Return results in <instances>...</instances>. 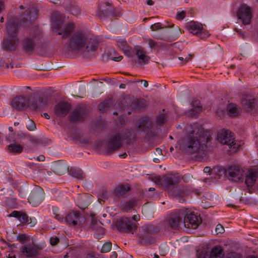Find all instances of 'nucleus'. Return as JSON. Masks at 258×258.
I'll return each mask as SVG.
<instances>
[{
    "mask_svg": "<svg viewBox=\"0 0 258 258\" xmlns=\"http://www.w3.org/2000/svg\"><path fill=\"white\" fill-rule=\"evenodd\" d=\"M63 6L69 13L73 15L78 16L80 14V9L78 4L72 0H64Z\"/></svg>",
    "mask_w": 258,
    "mask_h": 258,
    "instance_id": "21",
    "label": "nucleus"
},
{
    "mask_svg": "<svg viewBox=\"0 0 258 258\" xmlns=\"http://www.w3.org/2000/svg\"><path fill=\"white\" fill-rule=\"evenodd\" d=\"M169 197L173 201L183 203L186 202V195H169Z\"/></svg>",
    "mask_w": 258,
    "mask_h": 258,
    "instance_id": "43",
    "label": "nucleus"
},
{
    "mask_svg": "<svg viewBox=\"0 0 258 258\" xmlns=\"http://www.w3.org/2000/svg\"><path fill=\"white\" fill-rule=\"evenodd\" d=\"M84 186L87 189H90L93 187V183L89 180H85L84 182Z\"/></svg>",
    "mask_w": 258,
    "mask_h": 258,
    "instance_id": "55",
    "label": "nucleus"
},
{
    "mask_svg": "<svg viewBox=\"0 0 258 258\" xmlns=\"http://www.w3.org/2000/svg\"><path fill=\"white\" fill-rule=\"evenodd\" d=\"M111 249V243L110 242H105L101 247V251L102 252H107Z\"/></svg>",
    "mask_w": 258,
    "mask_h": 258,
    "instance_id": "48",
    "label": "nucleus"
},
{
    "mask_svg": "<svg viewBox=\"0 0 258 258\" xmlns=\"http://www.w3.org/2000/svg\"><path fill=\"white\" fill-rule=\"evenodd\" d=\"M209 258H224L223 250L220 246H215L211 250Z\"/></svg>",
    "mask_w": 258,
    "mask_h": 258,
    "instance_id": "33",
    "label": "nucleus"
},
{
    "mask_svg": "<svg viewBox=\"0 0 258 258\" xmlns=\"http://www.w3.org/2000/svg\"><path fill=\"white\" fill-rule=\"evenodd\" d=\"M8 151L12 153L20 154L24 149L23 146L16 143H11L7 146Z\"/></svg>",
    "mask_w": 258,
    "mask_h": 258,
    "instance_id": "35",
    "label": "nucleus"
},
{
    "mask_svg": "<svg viewBox=\"0 0 258 258\" xmlns=\"http://www.w3.org/2000/svg\"><path fill=\"white\" fill-rule=\"evenodd\" d=\"M96 16L100 19L117 16V14L113 10V6L109 3H101L97 12Z\"/></svg>",
    "mask_w": 258,
    "mask_h": 258,
    "instance_id": "10",
    "label": "nucleus"
},
{
    "mask_svg": "<svg viewBox=\"0 0 258 258\" xmlns=\"http://www.w3.org/2000/svg\"><path fill=\"white\" fill-rule=\"evenodd\" d=\"M74 28L75 24L73 23H69L64 25L60 22H55L52 30L56 33V35H62V38H66L73 33Z\"/></svg>",
    "mask_w": 258,
    "mask_h": 258,
    "instance_id": "9",
    "label": "nucleus"
},
{
    "mask_svg": "<svg viewBox=\"0 0 258 258\" xmlns=\"http://www.w3.org/2000/svg\"><path fill=\"white\" fill-rule=\"evenodd\" d=\"M89 205V202H86L84 204H82L80 202L77 203L78 206L82 209H84L88 207V206Z\"/></svg>",
    "mask_w": 258,
    "mask_h": 258,
    "instance_id": "58",
    "label": "nucleus"
},
{
    "mask_svg": "<svg viewBox=\"0 0 258 258\" xmlns=\"http://www.w3.org/2000/svg\"><path fill=\"white\" fill-rule=\"evenodd\" d=\"M68 172L70 175L79 180L83 179L85 177L84 172L79 168L71 167Z\"/></svg>",
    "mask_w": 258,
    "mask_h": 258,
    "instance_id": "34",
    "label": "nucleus"
},
{
    "mask_svg": "<svg viewBox=\"0 0 258 258\" xmlns=\"http://www.w3.org/2000/svg\"><path fill=\"white\" fill-rule=\"evenodd\" d=\"M20 250L22 254L27 257L33 256L37 253V249L30 245L22 246Z\"/></svg>",
    "mask_w": 258,
    "mask_h": 258,
    "instance_id": "28",
    "label": "nucleus"
},
{
    "mask_svg": "<svg viewBox=\"0 0 258 258\" xmlns=\"http://www.w3.org/2000/svg\"><path fill=\"white\" fill-rule=\"evenodd\" d=\"M156 178L158 183L162 186L166 190L175 188V191H178V194H188L190 192L199 194V191L197 190L191 191V189L187 186L183 185L177 186L180 180L179 173L167 174L162 177L158 176Z\"/></svg>",
    "mask_w": 258,
    "mask_h": 258,
    "instance_id": "3",
    "label": "nucleus"
},
{
    "mask_svg": "<svg viewBox=\"0 0 258 258\" xmlns=\"http://www.w3.org/2000/svg\"><path fill=\"white\" fill-rule=\"evenodd\" d=\"M219 171L223 172L228 179L234 182L242 181L244 177V171L239 166L233 165L228 166L226 169L221 168Z\"/></svg>",
    "mask_w": 258,
    "mask_h": 258,
    "instance_id": "8",
    "label": "nucleus"
},
{
    "mask_svg": "<svg viewBox=\"0 0 258 258\" xmlns=\"http://www.w3.org/2000/svg\"><path fill=\"white\" fill-rule=\"evenodd\" d=\"M227 109L228 114L231 116H236L239 113V109L237 105L233 103L229 104L227 106Z\"/></svg>",
    "mask_w": 258,
    "mask_h": 258,
    "instance_id": "40",
    "label": "nucleus"
},
{
    "mask_svg": "<svg viewBox=\"0 0 258 258\" xmlns=\"http://www.w3.org/2000/svg\"><path fill=\"white\" fill-rule=\"evenodd\" d=\"M117 227L122 231L132 232L136 229V225L127 217L121 218L117 224ZM132 234H133L132 232Z\"/></svg>",
    "mask_w": 258,
    "mask_h": 258,
    "instance_id": "17",
    "label": "nucleus"
},
{
    "mask_svg": "<svg viewBox=\"0 0 258 258\" xmlns=\"http://www.w3.org/2000/svg\"><path fill=\"white\" fill-rule=\"evenodd\" d=\"M185 16V13L183 11H179L176 14V19L179 20H182Z\"/></svg>",
    "mask_w": 258,
    "mask_h": 258,
    "instance_id": "54",
    "label": "nucleus"
},
{
    "mask_svg": "<svg viewBox=\"0 0 258 258\" xmlns=\"http://www.w3.org/2000/svg\"><path fill=\"white\" fill-rule=\"evenodd\" d=\"M68 219L73 225L77 224L78 222L82 223L84 221L83 216L79 213L72 212L68 215Z\"/></svg>",
    "mask_w": 258,
    "mask_h": 258,
    "instance_id": "32",
    "label": "nucleus"
},
{
    "mask_svg": "<svg viewBox=\"0 0 258 258\" xmlns=\"http://www.w3.org/2000/svg\"><path fill=\"white\" fill-rule=\"evenodd\" d=\"M19 22L17 19L12 18L7 24V37L3 41V48L7 51L15 50L18 42Z\"/></svg>",
    "mask_w": 258,
    "mask_h": 258,
    "instance_id": "4",
    "label": "nucleus"
},
{
    "mask_svg": "<svg viewBox=\"0 0 258 258\" xmlns=\"http://www.w3.org/2000/svg\"><path fill=\"white\" fill-rule=\"evenodd\" d=\"M185 28L189 32L197 35L203 28V25L198 22L191 21L186 23Z\"/></svg>",
    "mask_w": 258,
    "mask_h": 258,
    "instance_id": "25",
    "label": "nucleus"
},
{
    "mask_svg": "<svg viewBox=\"0 0 258 258\" xmlns=\"http://www.w3.org/2000/svg\"><path fill=\"white\" fill-rule=\"evenodd\" d=\"M193 56L192 54H188V56H186L185 58L183 57H179L178 59L180 60H184V63H186L187 61H188L189 60L191 59Z\"/></svg>",
    "mask_w": 258,
    "mask_h": 258,
    "instance_id": "60",
    "label": "nucleus"
},
{
    "mask_svg": "<svg viewBox=\"0 0 258 258\" xmlns=\"http://www.w3.org/2000/svg\"><path fill=\"white\" fill-rule=\"evenodd\" d=\"M117 46L123 51L125 55L130 56L132 55V48L127 45L123 38L117 37L116 39Z\"/></svg>",
    "mask_w": 258,
    "mask_h": 258,
    "instance_id": "26",
    "label": "nucleus"
},
{
    "mask_svg": "<svg viewBox=\"0 0 258 258\" xmlns=\"http://www.w3.org/2000/svg\"><path fill=\"white\" fill-rule=\"evenodd\" d=\"M198 258H209V254L207 252L203 251L199 254Z\"/></svg>",
    "mask_w": 258,
    "mask_h": 258,
    "instance_id": "61",
    "label": "nucleus"
},
{
    "mask_svg": "<svg viewBox=\"0 0 258 258\" xmlns=\"http://www.w3.org/2000/svg\"><path fill=\"white\" fill-rule=\"evenodd\" d=\"M138 123L136 131L139 133L146 132L148 129H149L152 126V121L148 117L140 118L138 121Z\"/></svg>",
    "mask_w": 258,
    "mask_h": 258,
    "instance_id": "23",
    "label": "nucleus"
},
{
    "mask_svg": "<svg viewBox=\"0 0 258 258\" xmlns=\"http://www.w3.org/2000/svg\"><path fill=\"white\" fill-rule=\"evenodd\" d=\"M142 213L147 219H151L153 217V208L148 205H144L142 208Z\"/></svg>",
    "mask_w": 258,
    "mask_h": 258,
    "instance_id": "39",
    "label": "nucleus"
},
{
    "mask_svg": "<svg viewBox=\"0 0 258 258\" xmlns=\"http://www.w3.org/2000/svg\"><path fill=\"white\" fill-rule=\"evenodd\" d=\"M28 99L23 96H19L14 98L12 102V106L18 111L24 109L27 105Z\"/></svg>",
    "mask_w": 258,
    "mask_h": 258,
    "instance_id": "22",
    "label": "nucleus"
},
{
    "mask_svg": "<svg viewBox=\"0 0 258 258\" xmlns=\"http://www.w3.org/2000/svg\"><path fill=\"white\" fill-rule=\"evenodd\" d=\"M244 109L247 112H253L255 110V100L246 97L241 101Z\"/></svg>",
    "mask_w": 258,
    "mask_h": 258,
    "instance_id": "27",
    "label": "nucleus"
},
{
    "mask_svg": "<svg viewBox=\"0 0 258 258\" xmlns=\"http://www.w3.org/2000/svg\"><path fill=\"white\" fill-rule=\"evenodd\" d=\"M109 195H98V199L99 201H105L109 198Z\"/></svg>",
    "mask_w": 258,
    "mask_h": 258,
    "instance_id": "59",
    "label": "nucleus"
},
{
    "mask_svg": "<svg viewBox=\"0 0 258 258\" xmlns=\"http://www.w3.org/2000/svg\"><path fill=\"white\" fill-rule=\"evenodd\" d=\"M234 30L238 33V35L241 36L242 38H244L246 36V33L242 30H239L237 28H235Z\"/></svg>",
    "mask_w": 258,
    "mask_h": 258,
    "instance_id": "62",
    "label": "nucleus"
},
{
    "mask_svg": "<svg viewBox=\"0 0 258 258\" xmlns=\"http://www.w3.org/2000/svg\"><path fill=\"white\" fill-rule=\"evenodd\" d=\"M29 140L31 143L39 144L40 143L39 139L34 136H28Z\"/></svg>",
    "mask_w": 258,
    "mask_h": 258,
    "instance_id": "56",
    "label": "nucleus"
},
{
    "mask_svg": "<svg viewBox=\"0 0 258 258\" xmlns=\"http://www.w3.org/2000/svg\"><path fill=\"white\" fill-rule=\"evenodd\" d=\"M131 189L130 186L127 184H121L115 188L114 194H126Z\"/></svg>",
    "mask_w": 258,
    "mask_h": 258,
    "instance_id": "42",
    "label": "nucleus"
},
{
    "mask_svg": "<svg viewBox=\"0 0 258 258\" xmlns=\"http://www.w3.org/2000/svg\"><path fill=\"white\" fill-rule=\"evenodd\" d=\"M88 114L85 109L82 107L76 108L70 115L71 122L82 121L87 117Z\"/></svg>",
    "mask_w": 258,
    "mask_h": 258,
    "instance_id": "19",
    "label": "nucleus"
},
{
    "mask_svg": "<svg viewBox=\"0 0 258 258\" xmlns=\"http://www.w3.org/2000/svg\"><path fill=\"white\" fill-rule=\"evenodd\" d=\"M52 170L56 174L61 175L69 172V166L64 161H56L52 166Z\"/></svg>",
    "mask_w": 258,
    "mask_h": 258,
    "instance_id": "18",
    "label": "nucleus"
},
{
    "mask_svg": "<svg viewBox=\"0 0 258 258\" xmlns=\"http://www.w3.org/2000/svg\"><path fill=\"white\" fill-rule=\"evenodd\" d=\"M122 141H124L127 144L134 142L136 139L135 131L132 130H124L120 134Z\"/></svg>",
    "mask_w": 258,
    "mask_h": 258,
    "instance_id": "24",
    "label": "nucleus"
},
{
    "mask_svg": "<svg viewBox=\"0 0 258 258\" xmlns=\"http://www.w3.org/2000/svg\"><path fill=\"white\" fill-rule=\"evenodd\" d=\"M156 231L153 226L146 225L145 226V232L140 237V242L142 244H150L155 241L154 238L152 233Z\"/></svg>",
    "mask_w": 258,
    "mask_h": 258,
    "instance_id": "13",
    "label": "nucleus"
},
{
    "mask_svg": "<svg viewBox=\"0 0 258 258\" xmlns=\"http://www.w3.org/2000/svg\"><path fill=\"white\" fill-rule=\"evenodd\" d=\"M186 130L187 134L179 144L180 149L183 152L196 153L201 145L206 146L211 139L208 133L197 123L187 124Z\"/></svg>",
    "mask_w": 258,
    "mask_h": 258,
    "instance_id": "1",
    "label": "nucleus"
},
{
    "mask_svg": "<svg viewBox=\"0 0 258 258\" xmlns=\"http://www.w3.org/2000/svg\"><path fill=\"white\" fill-rule=\"evenodd\" d=\"M24 188L25 189V190L23 191L21 190H19V192H31V194H43L44 192L43 189L39 186L36 185H32L29 186L27 184H25L23 185Z\"/></svg>",
    "mask_w": 258,
    "mask_h": 258,
    "instance_id": "30",
    "label": "nucleus"
},
{
    "mask_svg": "<svg viewBox=\"0 0 258 258\" xmlns=\"http://www.w3.org/2000/svg\"><path fill=\"white\" fill-rule=\"evenodd\" d=\"M217 139L221 143L228 146L231 153L236 152L241 145V141L235 140L234 134L229 130L219 131Z\"/></svg>",
    "mask_w": 258,
    "mask_h": 258,
    "instance_id": "6",
    "label": "nucleus"
},
{
    "mask_svg": "<svg viewBox=\"0 0 258 258\" xmlns=\"http://www.w3.org/2000/svg\"><path fill=\"white\" fill-rule=\"evenodd\" d=\"M122 146V140L119 134H116L109 137L105 144V149L107 153H110L119 149Z\"/></svg>",
    "mask_w": 258,
    "mask_h": 258,
    "instance_id": "11",
    "label": "nucleus"
},
{
    "mask_svg": "<svg viewBox=\"0 0 258 258\" xmlns=\"http://www.w3.org/2000/svg\"><path fill=\"white\" fill-rule=\"evenodd\" d=\"M256 173L254 172H249L245 177V183L247 186H252L256 179Z\"/></svg>",
    "mask_w": 258,
    "mask_h": 258,
    "instance_id": "37",
    "label": "nucleus"
},
{
    "mask_svg": "<svg viewBox=\"0 0 258 258\" xmlns=\"http://www.w3.org/2000/svg\"><path fill=\"white\" fill-rule=\"evenodd\" d=\"M224 231V228L223 226L220 224H218L216 225L215 232L216 234L222 233Z\"/></svg>",
    "mask_w": 258,
    "mask_h": 258,
    "instance_id": "52",
    "label": "nucleus"
},
{
    "mask_svg": "<svg viewBox=\"0 0 258 258\" xmlns=\"http://www.w3.org/2000/svg\"><path fill=\"white\" fill-rule=\"evenodd\" d=\"M137 201L134 199H131L122 204V207L125 211H128L136 205Z\"/></svg>",
    "mask_w": 258,
    "mask_h": 258,
    "instance_id": "44",
    "label": "nucleus"
},
{
    "mask_svg": "<svg viewBox=\"0 0 258 258\" xmlns=\"http://www.w3.org/2000/svg\"><path fill=\"white\" fill-rule=\"evenodd\" d=\"M99 44V42L96 38H89L88 35L82 31L73 32L68 37L66 43L72 52H78L84 49L83 55L88 58L95 55Z\"/></svg>",
    "mask_w": 258,
    "mask_h": 258,
    "instance_id": "2",
    "label": "nucleus"
},
{
    "mask_svg": "<svg viewBox=\"0 0 258 258\" xmlns=\"http://www.w3.org/2000/svg\"><path fill=\"white\" fill-rule=\"evenodd\" d=\"M10 58H7V60L3 56H0V67H4L5 68L9 69L10 67L9 62Z\"/></svg>",
    "mask_w": 258,
    "mask_h": 258,
    "instance_id": "47",
    "label": "nucleus"
},
{
    "mask_svg": "<svg viewBox=\"0 0 258 258\" xmlns=\"http://www.w3.org/2000/svg\"><path fill=\"white\" fill-rule=\"evenodd\" d=\"M9 217L16 218L20 223H27L30 226H34L37 223V220L34 217L28 218L25 214L19 211H14Z\"/></svg>",
    "mask_w": 258,
    "mask_h": 258,
    "instance_id": "16",
    "label": "nucleus"
},
{
    "mask_svg": "<svg viewBox=\"0 0 258 258\" xmlns=\"http://www.w3.org/2000/svg\"><path fill=\"white\" fill-rule=\"evenodd\" d=\"M184 212L180 210H176L170 214L165 221V228L176 229L181 224L184 219Z\"/></svg>",
    "mask_w": 258,
    "mask_h": 258,
    "instance_id": "7",
    "label": "nucleus"
},
{
    "mask_svg": "<svg viewBox=\"0 0 258 258\" xmlns=\"http://www.w3.org/2000/svg\"><path fill=\"white\" fill-rule=\"evenodd\" d=\"M214 196L215 195H204L202 199V203H203L204 201H205V202L207 203V207L212 206L214 203H211L210 201L213 200ZM215 196L216 200H219V196L217 195H215Z\"/></svg>",
    "mask_w": 258,
    "mask_h": 258,
    "instance_id": "41",
    "label": "nucleus"
},
{
    "mask_svg": "<svg viewBox=\"0 0 258 258\" xmlns=\"http://www.w3.org/2000/svg\"><path fill=\"white\" fill-rule=\"evenodd\" d=\"M26 127L30 131H34L36 128L35 123L32 120H29V123L26 125Z\"/></svg>",
    "mask_w": 258,
    "mask_h": 258,
    "instance_id": "51",
    "label": "nucleus"
},
{
    "mask_svg": "<svg viewBox=\"0 0 258 258\" xmlns=\"http://www.w3.org/2000/svg\"><path fill=\"white\" fill-rule=\"evenodd\" d=\"M197 35L201 39H206L210 35L208 32L204 30L203 28L199 31Z\"/></svg>",
    "mask_w": 258,
    "mask_h": 258,
    "instance_id": "49",
    "label": "nucleus"
},
{
    "mask_svg": "<svg viewBox=\"0 0 258 258\" xmlns=\"http://www.w3.org/2000/svg\"><path fill=\"white\" fill-rule=\"evenodd\" d=\"M69 103L64 101H60L56 103L54 107V114L57 117L65 116L71 109Z\"/></svg>",
    "mask_w": 258,
    "mask_h": 258,
    "instance_id": "15",
    "label": "nucleus"
},
{
    "mask_svg": "<svg viewBox=\"0 0 258 258\" xmlns=\"http://www.w3.org/2000/svg\"><path fill=\"white\" fill-rule=\"evenodd\" d=\"M187 219L192 228L196 229L201 222L200 217L192 213L187 214Z\"/></svg>",
    "mask_w": 258,
    "mask_h": 258,
    "instance_id": "31",
    "label": "nucleus"
},
{
    "mask_svg": "<svg viewBox=\"0 0 258 258\" xmlns=\"http://www.w3.org/2000/svg\"><path fill=\"white\" fill-rule=\"evenodd\" d=\"M39 195H29L28 200L33 207H36L41 202L42 199L39 197Z\"/></svg>",
    "mask_w": 258,
    "mask_h": 258,
    "instance_id": "38",
    "label": "nucleus"
},
{
    "mask_svg": "<svg viewBox=\"0 0 258 258\" xmlns=\"http://www.w3.org/2000/svg\"><path fill=\"white\" fill-rule=\"evenodd\" d=\"M59 241V239L56 237H52L50 239V243L51 245L56 244Z\"/></svg>",
    "mask_w": 258,
    "mask_h": 258,
    "instance_id": "63",
    "label": "nucleus"
},
{
    "mask_svg": "<svg viewBox=\"0 0 258 258\" xmlns=\"http://www.w3.org/2000/svg\"><path fill=\"white\" fill-rule=\"evenodd\" d=\"M16 239L18 240L19 241L22 243H24L28 239V237L24 234H19L17 235Z\"/></svg>",
    "mask_w": 258,
    "mask_h": 258,
    "instance_id": "50",
    "label": "nucleus"
},
{
    "mask_svg": "<svg viewBox=\"0 0 258 258\" xmlns=\"http://www.w3.org/2000/svg\"><path fill=\"white\" fill-rule=\"evenodd\" d=\"M30 104L33 109L41 110L46 106L47 100L45 98L36 95L33 97Z\"/></svg>",
    "mask_w": 258,
    "mask_h": 258,
    "instance_id": "20",
    "label": "nucleus"
},
{
    "mask_svg": "<svg viewBox=\"0 0 258 258\" xmlns=\"http://www.w3.org/2000/svg\"><path fill=\"white\" fill-rule=\"evenodd\" d=\"M41 40V36L39 29L36 27L33 28L29 36L22 40V45L23 50L28 54L33 53Z\"/></svg>",
    "mask_w": 258,
    "mask_h": 258,
    "instance_id": "5",
    "label": "nucleus"
},
{
    "mask_svg": "<svg viewBox=\"0 0 258 258\" xmlns=\"http://www.w3.org/2000/svg\"><path fill=\"white\" fill-rule=\"evenodd\" d=\"M133 52L137 56L140 63L146 64L149 60V57L146 54V51L142 48H137Z\"/></svg>",
    "mask_w": 258,
    "mask_h": 258,
    "instance_id": "29",
    "label": "nucleus"
},
{
    "mask_svg": "<svg viewBox=\"0 0 258 258\" xmlns=\"http://www.w3.org/2000/svg\"><path fill=\"white\" fill-rule=\"evenodd\" d=\"M191 177L192 176L190 174H186L183 175L181 178L184 182H188L190 180Z\"/></svg>",
    "mask_w": 258,
    "mask_h": 258,
    "instance_id": "57",
    "label": "nucleus"
},
{
    "mask_svg": "<svg viewBox=\"0 0 258 258\" xmlns=\"http://www.w3.org/2000/svg\"><path fill=\"white\" fill-rule=\"evenodd\" d=\"M164 28V27H162L161 24L160 23H155L150 26V28L153 31H157Z\"/></svg>",
    "mask_w": 258,
    "mask_h": 258,
    "instance_id": "53",
    "label": "nucleus"
},
{
    "mask_svg": "<svg viewBox=\"0 0 258 258\" xmlns=\"http://www.w3.org/2000/svg\"><path fill=\"white\" fill-rule=\"evenodd\" d=\"M237 17L243 25L249 24L252 18L250 8L246 5H242L238 10Z\"/></svg>",
    "mask_w": 258,
    "mask_h": 258,
    "instance_id": "12",
    "label": "nucleus"
},
{
    "mask_svg": "<svg viewBox=\"0 0 258 258\" xmlns=\"http://www.w3.org/2000/svg\"><path fill=\"white\" fill-rule=\"evenodd\" d=\"M167 120V116L165 114H160L157 117L156 123L160 125L163 124Z\"/></svg>",
    "mask_w": 258,
    "mask_h": 258,
    "instance_id": "46",
    "label": "nucleus"
},
{
    "mask_svg": "<svg viewBox=\"0 0 258 258\" xmlns=\"http://www.w3.org/2000/svg\"><path fill=\"white\" fill-rule=\"evenodd\" d=\"M37 16V14L35 9H29L22 15L21 22L24 27H27L35 21Z\"/></svg>",
    "mask_w": 258,
    "mask_h": 258,
    "instance_id": "14",
    "label": "nucleus"
},
{
    "mask_svg": "<svg viewBox=\"0 0 258 258\" xmlns=\"http://www.w3.org/2000/svg\"><path fill=\"white\" fill-rule=\"evenodd\" d=\"M113 104V101L111 98H107L101 103L98 106L99 109L101 112L106 111Z\"/></svg>",
    "mask_w": 258,
    "mask_h": 258,
    "instance_id": "36",
    "label": "nucleus"
},
{
    "mask_svg": "<svg viewBox=\"0 0 258 258\" xmlns=\"http://www.w3.org/2000/svg\"><path fill=\"white\" fill-rule=\"evenodd\" d=\"M148 44L150 48L153 49H156L161 46V43L157 42L151 38H149L147 40Z\"/></svg>",
    "mask_w": 258,
    "mask_h": 258,
    "instance_id": "45",
    "label": "nucleus"
},
{
    "mask_svg": "<svg viewBox=\"0 0 258 258\" xmlns=\"http://www.w3.org/2000/svg\"><path fill=\"white\" fill-rule=\"evenodd\" d=\"M42 173L45 175V177H48V176L51 175L52 174L51 171H47L45 169L43 170Z\"/></svg>",
    "mask_w": 258,
    "mask_h": 258,
    "instance_id": "64",
    "label": "nucleus"
}]
</instances>
